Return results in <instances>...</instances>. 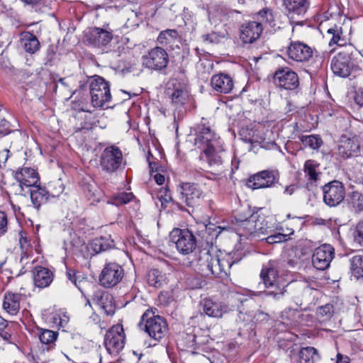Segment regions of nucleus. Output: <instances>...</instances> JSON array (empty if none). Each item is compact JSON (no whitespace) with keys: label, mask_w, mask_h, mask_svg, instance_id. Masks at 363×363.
<instances>
[{"label":"nucleus","mask_w":363,"mask_h":363,"mask_svg":"<svg viewBox=\"0 0 363 363\" xmlns=\"http://www.w3.org/2000/svg\"><path fill=\"white\" fill-rule=\"evenodd\" d=\"M262 30V23H257V21L245 23L240 28V40L244 43H252L259 38Z\"/></svg>","instance_id":"nucleus-21"},{"label":"nucleus","mask_w":363,"mask_h":363,"mask_svg":"<svg viewBox=\"0 0 363 363\" xmlns=\"http://www.w3.org/2000/svg\"><path fill=\"white\" fill-rule=\"evenodd\" d=\"M203 311L209 317L220 318L224 313L231 311V308L223 302H216L211 299H205L203 302Z\"/></svg>","instance_id":"nucleus-24"},{"label":"nucleus","mask_w":363,"mask_h":363,"mask_svg":"<svg viewBox=\"0 0 363 363\" xmlns=\"http://www.w3.org/2000/svg\"><path fill=\"white\" fill-rule=\"evenodd\" d=\"M257 219V214L253 213L248 218L242 222L241 226L246 236H250L252 238H255V225Z\"/></svg>","instance_id":"nucleus-41"},{"label":"nucleus","mask_w":363,"mask_h":363,"mask_svg":"<svg viewBox=\"0 0 363 363\" xmlns=\"http://www.w3.org/2000/svg\"><path fill=\"white\" fill-rule=\"evenodd\" d=\"M274 81L281 89L295 90L299 85L297 74L289 67L279 68L274 74Z\"/></svg>","instance_id":"nucleus-14"},{"label":"nucleus","mask_w":363,"mask_h":363,"mask_svg":"<svg viewBox=\"0 0 363 363\" xmlns=\"http://www.w3.org/2000/svg\"><path fill=\"white\" fill-rule=\"evenodd\" d=\"M257 20L259 21L257 23H262V25L272 23L274 21L272 11L267 8L263 9L257 13Z\"/></svg>","instance_id":"nucleus-48"},{"label":"nucleus","mask_w":363,"mask_h":363,"mask_svg":"<svg viewBox=\"0 0 363 363\" xmlns=\"http://www.w3.org/2000/svg\"><path fill=\"white\" fill-rule=\"evenodd\" d=\"M167 94L175 106L184 104L189 97L186 84L177 79L169 80L167 84Z\"/></svg>","instance_id":"nucleus-16"},{"label":"nucleus","mask_w":363,"mask_h":363,"mask_svg":"<svg viewBox=\"0 0 363 363\" xmlns=\"http://www.w3.org/2000/svg\"><path fill=\"white\" fill-rule=\"evenodd\" d=\"M349 197L350 203L356 211L363 210V195L362 193L354 191L350 194Z\"/></svg>","instance_id":"nucleus-47"},{"label":"nucleus","mask_w":363,"mask_h":363,"mask_svg":"<svg viewBox=\"0 0 363 363\" xmlns=\"http://www.w3.org/2000/svg\"><path fill=\"white\" fill-rule=\"evenodd\" d=\"M10 157V151L8 149L0 150V167L6 166V162Z\"/></svg>","instance_id":"nucleus-62"},{"label":"nucleus","mask_w":363,"mask_h":363,"mask_svg":"<svg viewBox=\"0 0 363 363\" xmlns=\"http://www.w3.org/2000/svg\"><path fill=\"white\" fill-rule=\"evenodd\" d=\"M139 325L144 326L145 331L155 340H160L164 337L168 330L167 321L159 315H155L151 310H147L141 317Z\"/></svg>","instance_id":"nucleus-4"},{"label":"nucleus","mask_w":363,"mask_h":363,"mask_svg":"<svg viewBox=\"0 0 363 363\" xmlns=\"http://www.w3.org/2000/svg\"><path fill=\"white\" fill-rule=\"evenodd\" d=\"M11 133L9 123L3 119L0 121V138L4 137Z\"/></svg>","instance_id":"nucleus-61"},{"label":"nucleus","mask_w":363,"mask_h":363,"mask_svg":"<svg viewBox=\"0 0 363 363\" xmlns=\"http://www.w3.org/2000/svg\"><path fill=\"white\" fill-rule=\"evenodd\" d=\"M8 230V220L6 214L0 211V237L4 235Z\"/></svg>","instance_id":"nucleus-57"},{"label":"nucleus","mask_w":363,"mask_h":363,"mask_svg":"<svg viewBox=\"0 0 363 363\" xmlns=\"http://www.w3.org/2000/svg\"><path fill=\"white\" fill-rule=\"evenodd\" d=\"M279 173L276 170H263L252 176L247 181V186L253 189L268 188L278 182Z\"/></svg>","instance_id":"nucleus-15"},{"label":"nucleus","mask_w":363,"mask_h":363,"mask_svg":"<svg viewBox=\"0 0 363 363\" xmlns=\"http://www.w3.org/2000/svg\"><path fill=\"white\" fill-rule=\"evenodd\" d=\"M91 126L90 123H81L80 127H76L74 133V137L80 144H83L86 138L91 135Z\"/></svg>","instance_id":"nucleus-40"},{"label":"nucleus","mask_w":363,"mask_h":363,"mask_svg":"<svg viewBox=\"0 0 363 363\" xmlns=\"http://www.w3.org/2000/svg\"><path fill=\"white\" fill-rule=\"evenodd\" d=\"M142 60L143 67L153 71H162L169 63L167 51L160 47L151 49L147 54L143 56Z\"/></svg>","instance_id":"nucleus-10"},{"label":"nucleus","mask_w":363,"mask_h":363,"mask_svg":"<svg viewBox=\"0 0 363 363\" xmlns=\"http://www.w3.org/2000/svg\"><path fill=\"white\" fill-rule=\"evenodd\" d=\"M353 48L351 45L345 47L343 50L339 51L333 57L331 61L330 67L333 73L340 77H347L354 67L352 61Z\"/></svg>","instance_id":"nucleus-6"},{"label":"nucleus","mask_w":363,"mask_h":363,"mask_svg":"<svg viewBox=\"0 0 363 363\" xmlns=\"http://www.w3.org/2000/svg\"><path fill=\"white\" fill-rule=\"evenodd\" d=\"M255 239L263 240L264 238L262 236L267 234L268 227L262 216L257 215V219L255 221Z\"/></svg>","instance_id":"nucleus-44"},{"label":"nucleus","mask_w":363,"mask_h":363,"mask_svg":"<svg viewBox=\"0 0 363 363\" xmlns=\"http://www.w3.org/2000/svg\"><path fill=\"white\" fill-rule=\"evenodd\" d=\"M298 139L305 147H308L312 150H318L323 143L322 138L318 135H301L298 136Z\"/></svg>","instance_id":"nucleus-37"},{"label":"nucleus","mask_w":363,"mask_h":363,"mask_svg":"<svg viewBox=\"0 0 363 363\" xmlns=\"http://www.w3.org/2000/svg\"><path fill=\"white\" fill-rule=\"evenodd\" d=\"M178 191L180 194V200L191 208L199 206L204 197L203 190L196 183L182 182L179 185Z\"/></svg>","instance_id":"nucleus-8"},{"label":"nucleus","mask_w":363,"mask_h":363,"mask_svg":"<svg viewBox=\"0 0 363 363\" xmlns=\"http://www.w3.org/2000/svg\"><path fill=\"white\" fill-rule=\"evenodd\" d=\"M105 347L109 354L118 353L125 345V335L121 325H113L104 337Z\"/></svg>","instance_id":"nucleus-12"},{"label":"nucleus","mask_w":363,"mask_h":363,"mask_svg":"<svg viewBox=\"0 0 363 363\" xmlns=\"http://www.w3.org/2000/svg\"><path fill=\"white\" fill-rule=\"evenodd\" d=\"M54 191L51 192L52 196H59L65 190V185L62 183L60 179L53 183Z\"/></svg>","instance_id":"nucleus-58"},{"label":"nucleus","mask_w":363,"mask_h":363,"mask_svg":"<svg viewBox=\"0 0 363 363\" xmlns=\"http://www.w3.org/2000/svg\"><path fill=\"white\" fill-rule=\"evenodd\" d=\"M172 242L175 244L177 250L183 255H188L196 247V240L192 230L188 228H175L170 233Z\"/></svg>","instance_id":"nucleus-7"},{"label":"nucleus","mask_w":363,"mask_h":363,"mask_svg":"<svg viewBox=\"0 0 363 363\" xmlns=\"http://www.w3.org/2000/svg\"><path fill=\"white\" fill-rule=\"evenodd\" d=\"M223 143L220 137L213 131L209 126L201 124L199 126L198 133L195 138V144L199 147H211Z\"/></svg>","instance_id":"nucleus-17"},{"label":"nucleus","mask_w":363,"mask_h":363,"mask_svg":"<svg viewBox=\"0 0 363 363\" xmlns=\"http://www.w3.org/2000/svg\"><path fill=\"white\" fill-rule=\"evenodd\" d=\"M84 40L101 53H111L116 57H120L121 50H123L108 26L89 28L85 31Z\"/></svg>","instance_id":"nucleus-1"},{"label":"nucleus","mask_w":363,"mask_h":363,"mask_svg":"<svg viewBox=\"0 0 363 363\" xmlns=\"http://www.w3.org/2000/svg\"><path fill=\"white\" fill-rule=\"evenodd\" d=\"M334 255V249L330 245H323L315 250L312 263L318 270L327 269Z\"/></svg>","instance_id":"nucleus-18"},{"label":"nucleus","mask_w":363,"mask_h":363,"mask_svg":"<svg viewBox=\"0 0 363 363\" xmlns=\"http://www.w3.org/2000/svg\"><path fill=\"white\" fill-rule=\"evenodd\" d=\"M133 198V193L123 192L113 197V203L116 206L124 205L129 203Z\"/></svg>","instance_id":"nucleus-50"},{"label":"nucleus","mask_w":363,"mask_h":363,"mask_svg":"<svg viewBox=\"0 0 363 363\" xmlns=\"http://www.w3.org/2000/svg\"><path fill=\"white\" fill-rule=\"evenodd\" d=\"M291 357L298 363H314L320 359L317 350L313 347H302L297 354Z\"/></svg>","instance_id":"nucleus-29"},{"label":"nucleus","mask_w":363,"mask_h":363,"mask_svg":"<svg viewBox=\"0 0 363 363\" xmlns=\"http://www.w3.org/2000/svg\"><path fill=\"white\" fill-rule=\"evenodd\" d=\"M21 44L25 51L30 54L35 53L40 48V43L33 33L25 32L21 34Z\"/></svg>","instance_id":"nucleus-30"},{"label":"nucleus","mask_w":363,"mask_h":363,"mask_svg":"<svg viewBox=\"0 0 363 363\" xmlns=\"http://www.w3.org/2000/svg\"><path fill=\"white\" fill-rule=\"evenodd\" d=\"M284 6L290 14L303 15L308 7L307 0H284Z\"/></svg>","instance_id":"nucleus-31"},{"label":"nucleus","mask_w":363,"mask_h":363,"mask_svg":"<svg viewBox=\"0 0 363 363\" xmlns=\"http://www.w3.org/2000/svg\"><path fill=\"white\" fill-rule=\"evenodd\" d=\"M26 5L30 6L32 7L35 6H48L46 4L47 0H21Z\"/></svg>","instance_id":"nucleus-60"},{"label":"nucleus","mask_w":363,"mask_h":363,"mask_svg":"<svg viewBox=\"0 0 363 363\" xmlns=\"http://www.w3.org/2000/svg\"><path fill=\"white\" fill-rule=\"evenodd\" d=\"M35 189L30 190V199L34 206L37 209H39L42 203L46 202L50 195V191L46 190L45 188H43L38 186H34Z\"/></svg>","instance_id":"nucleus-33"},{"label":"nucleus","mask_w":363,"mask_h":363,"mask_svg":"<svg viewBox=\"0 0 363 363\" xmlns=\"http://www.w3.org/2000/svg\"><path fill=\"white\" fill-rule=\"evenodd\" d=\"M157 42L162 45L172 48L175 43L179 42V33L175 29H167L160 32L157 37Z\"/></svg>","instance_id":"nucleus-34"},{"label":"nucleus","mask_w":363,"mask_h":363,"mask_svg":"<svg viewBox=\"0 0 363 363\" xmlns=\"http://www.w3.org/2000/svg\"><path fill=\"white\" fill-rule=\"evenodd\" d=\"M333 312V306L330 304L322 306L318 309V315L322 318H325V319H328L331 317Z\"/></svg>","instance_id":"nucleus-54"},{"label":"nucleus","mask_w":363,"mask_h":363,"mask_svg":"<svg viewBox=\"0 0 363 363\" xmlns=\"http://www.w3.org/2000/svg\"><path fill=\"white\" fill-rule=\"evenodd\" d=\"M196 261L201 267L202 271L207 270L216 277H227L230 269L235 263L230 257L220 258L217 255L213 256L208 248L199 250L196 255Z\"/></svg>","instance_id":"nucleus-2"},{"label":"nucleus","mask_w":363,"mask_h":363,"mask_svg":"<svg viewBox=\"0 0 363 363\" xmlns=\"http://www.w3.org/2000/svg\"><path fill=\"white\" fill-rule=\"evenodd\" d=\"M351 269L359 273V269L363 266V257L361 255H355L350 259Z\"/></svg>","instance_id":"nucleus-53"},{"label":"nucleus","mask_w":363,"mask_h":363,"mask_svg":"<svg viewBox=\"0 0 363 363\" xmlns=\"http://www.w3.org/2000/svg\"><path fill=\"white\" fill-rule=\"evenodd\" d=\"M73 342L72 343L76 350H83V345L85 342L83 337L80 335L73 336L72 337Z\"/></svg>","instance_id":"nucleus-59"},{"label":"nucleus","mask_w":363,"mask_h":363,"mask_svg":"<svg viewBox=\"0 0 363 363\" xmlns=\"http://www.w3.org/2000/svg\"><path fill=\"white\" fill-rule=\"evenodd\" d=\"M359 151V145L354 138L342 135L339 140L337 153L344 159L351 157Z\"/></svg>","instance_id":"nucleus-22"},{"label":"nucleus","mask_w":363,"mask_h":363,"mask_svg":"<svg viewBox=\"0 0 363 363\" xmlns=\"http://www.w3.org/2000/svg\"><path fill=\"white\" fill-rule=\"evenodd\" d=\"M91 104L96 108L108 107L106 105L111 99L110 85L103 77H96L89 84Z\"/></svg>","instance_id":"nucleus-5"},{"label":"nucleus","mask_w":363,"mask_h":363,"mask_svg":"<svg viewBox=\"0 0 363 363\" xmlns=\"http://www.w3.org/2000/svg\"><path fill=\"white\" fill-rule=\"evenodd\" d=\"M33 279L35 286L43 289L51 284L52 274L48 269L39 266L33 269Z\"/></svg>","instance_id":"nucleus-26"},{"label":"nucleus","mask_w":363,"mask_h":363,"mask_svg":"<svg viewBox=\"0 0 363 363\" xmlns=\"http://www.w3.org/2000/svg\"><path fill=\"white\" fill-rule=\"evenodd\" d=\"M264 240H265L266 242L269 244H275L286 241L287 238H286V235L281 233H278L274 235H269L267 238H264Z\"/></svg>","instance_id":"nucleus-55"},{"label":"nucleus","mask_w":363,"mask_h":363,"mask_svg":"<svg viewBox=\"0 0 363 363\" xmlns=\"http://www.w3.org/2000/svg\"><path fill=\"white\" fill-rule=\"evenodd\" d=\"M208 165L211 167L219 169L222 167L225 156V152L223 143L211 147H206L203 150Z\"/></svg>","instance_id":"nucleus-20"},{"label":"nucleus","mask_w":363,"mask_h":363,"mask_svg":"<svg viewBox=\"0 0 363 363\" xmlns=\"http://www.w3.org/2000/svg\"><path fill=\"white\" fill-rule=\"evenodd\" d=\"M99 304L106 315H112L115 313L116 306L111 295H102L99 300Z\"/></svg>","instance_id":"nucleus-39"},{"label":"nucleus","mask_w":363,"mask_h":363,"mask_svg":"<svg viewBox=\"0 0 363 363\" xmlns=\"http://www.w3.org/2000/svg\"><path fill=\"white\" fill-rule=\"evenodd\" d=\"M124 277L123 267L115 262H106L99 275L100 284L105 288H112L119 284Z\"/></svg>","instance_id":"nucleus-9"},{"label":"nucleus","mask_w":363,"mask_h":363,"mask_svg":"<svg viewBox=\"0 0 363 363\" xmlns=\"http://www.w3.org/2000/svg\"><path fill=\"white\" fill-rule=\"evenodd\" d=\"M69 281L74 285V286L81 291L82 294L84 293V288L86 285H89L88 281L84 277L81 278V276H77L74 274L73 277L69 273Z\"/></svg>","instance_id":"nucleus-51"},{"label":"nucleus","mask_w":363,"mask_h":363,"mask_svg":"<svg viewBox=\"0 0 363 363\" xmlns=\"http://www.w3.org/2000/svg\"><path fill=\"white\" fill-rule=\"evenodd\" d=\"M147 281L150 286L160 288L166 283L165 274L157 269H152L147 274Z\"/></svg>","instance_id":"nucleus-36"},{"label":"nucleus","mask_w":363,"mask_h":363,"mask_svg":"<svg viewBox=\"0 0 363 363\" xmlns=\"http://www.w3.org/2000/svg\"><path fill=\"white\" fill-rule=\"evenodd\" d=\"M19 244L23 252H26L30 246V240L23 231L19 233Z\"/></svg>","instance_id":"nucleus-56"},{"label":"nucleus","mask_w":363,"mask_h":363,"mask_svg":"<svg viewBox=\"0 0 363 363\" xmlns=\"http://www.w3.org/2000/svg\"><path fill=\"white\" fill-rule=\"evenodd\" d=\"M55 321L54 323L58 325L59 327V329H62V331L65 332L66 331V327H67V320H66L65 319H62L61 318H55Z\"/></svg>","instance_id":"nucleus-63"},{"label":"nucleus","mask_w":363,"mask_h":363,"mask_svg":"<svg viewBox=\"0 0 363 363\" xmlns=\"http://www.w3.org/2000/svg\"><path fill=\"white\" fill-rule=\"evenodd\" d=\"M289 225H291V224L286 223L285 229L284 228L283 226L280 229L281 230H282L281 233L286 235V238H287V240L289 239V236L293 235L294 233V230Z\"/></svg>","instance_id":"nucleus-64"},{"label":"nucleus","mask_w":363,"mask_h":363,"mask_svg":"<svg viewBox=\"0 0 363 363\" xmlns=\"http://www.w3.org/2000/svg\"><path fill=\"white\" fill-rule=\"evenodd\" d=\"M323 201L330 207H335L340 204L345 196L344 184L333 180L323 186Z\"/></svg>","instance_id":"nucleus-11"},{"label":"nucleus","mask_w":363,"mask_h":363,"mask_svg":"<svg viewBox=\"0 0 363 363\" xmlns=\"http://www.w3.org/2000/svg\"><path fill=\"white\" fill-rule=\"evenodd\" d=\"M211 84L215 91L223 94L230 93L234 86L233 78L225 73L214 74L211 77Z\"/></svg>","instance_id":"nucleus-23"},{"label":"nucleus","mask_w":363,"mask_h":363,"mask_svg":"<svg viewBox=\"0 0 363 363\" xmlns=\"http://www.w3.org/2000/svg\"><path fill=\"white\" fill-rule=\"evenodd\" d=\"M22 297L20 294L6 292L4 297L3 308L10 315H16L20 309Z\"/></svg>","instance_id":"nucleus-28"},{"label":"nucleus","mask_w":363,"mask_h":363,"mask_svg":"<svg viewBox=\"0 0 363 363\" xmlns=\"http://www.w3.org/2000/svg\"><path fill=\"white\" fill-rule=\"evenodd\" d=\"M202 230L199 231V235L201 236L207 243H212L213 239L217 238L220 230L214 225H202Z\"/></svg>","instance_id":"nucleus-38"},{"label":"nucleus","mask_w":363,"mask_h":363,"mask_svg":"<svg viewBox=\"0 0 363 363\" xmlns=\"http://www.w3.org/2000/svg\"><path fill=\"white\" fill-rule=\"evenodd\" d=\"M354 241L363 246V219L359 220L354 232Z\"/></svg>","instance_id":"nucleus-52"},{"label":"nucleus","mask_w":363,"mask_h":363,"mask_svg":"<svg viewBox=\"0 0 363 363\" xmlns=\"http://www.w3.org/2000/svg\"><path fill=\"white\" fill-rule=\"evenodd\" d=\"M123 154L118 147L110 146L104 149L100 160L102 169L107 172H114L121 166Z\"/></svg>","instance_id":"nucleus-13"},{"label":"nucleus","mask_w":363,"mask_h":363,"mask_svg":"<svg viewBox=\"0 0 363 363\" xmlns=\"http://www.w3.org/2000/svg\"><path fill=\"white\" fill-rule=\"evenodd\" d=\"M71 243L73 254H81L83 257L86 256V255L84 254V251L89 250V245L86 246L83 239L74 234L72 238Z\"/></svg>","instance_id":"nucleus-42"},{"label":"nucleus","mask_w":363,"mask_h":363,"mask_svg":"<svg viewBox=\"0 0 363 363\" xmlns=\"http://www.w3.org/2000/svg\"><path fill=\"white\" fill-rule=\"evenodd\" d=\"M38 338L43 344L48 345L55 341L57 333L50 330L40 329L38 333Z\"/></svg>","instance_id":"nucleus-46"},{"label":"nucleus","mask_w":363,"mask_h":363,"mask_svg":"<svg viewBox=\"0 0 363 363\" xmlns=\"http://www.w3.org/2000/svg\"><path fill=\"white\" fill-rule=\"evenodd\" d=\"M71 106L72 109L78 111L79 113L91 112L87 108V99L84 98L83 96H81L77 100L72 101Z\"/></svg>","instance_id":"nucleus-49"},{"label":"nucleus","mask_w":363,"mask_h":363,"mask_svg":"<svg viewBox=\"0 0 363 363\" xmlns=\"http://www.w3.org/2000/svg\"><path fill=\"white\" fill-rule=\"evenodd\" d=\"M328 37L330 38L329 46L337 45L340 47L347 46L346 40L342 36V28L337 26L329 28L327 30Z\"/></svg>","instance_id":"nucleus-35"},{"label":"nucleus","mask_w":363,"mask_h":363,"mask_svg":"<svg viewBox=\"0 0 363 363\" xmlns=\"http://www.w3.org/2000/svg\"><path fill=\"white\" fill-rule=\"evenodd\" d=\"M314 291L310 287H304L300 291V294L294 298V301L301 309L306 310L313 303Z\"/></svg>","instance_id":"nucleus-32"},{"label":"nucleus","mask_w":363,"mask_h":363,"mask_svg":"<svg viewBox=\"0 0 363 363\" xmlns=\"http://www.w3.org/2000/svg\"><path fill=\"white\" fill-rule=\"evenodd\" d=\"M354 101L360 107L363 108V74L356 80Z\"/></svg>","instance_id":"nucleus-45"},{"label":"nucleus","mask_w":363,"mask_h":363,"mask_svg":"<svg viewBox=\"0 0 363 363\" xmlns=\"http://www.w3.org/2000/svg\"><path fill=\"white\" fill-rule=\"evenodd\" d=\"M115 247L114 240L110 235L96 238L89 243V250L94 254H99Z\"/></svg>","instance_id":"nucleus-27"},{"label":"nucleus","mask_w":363,"mask_h":363,"mask_svg":"<svg viewBox=\"0 0 363 363\" xmlns=\"http://www.w3.org/2000/svg\"><path fill=\"white\" fill-rule=\"evenodd\" d=\"M287 54L291 59L295 61L306 62L312 57L313 50L306 44L296 41L291 43L288 47Z\"/></svg>","instance_id":"nucleus-19"},{"label":"nucleus","mask_w":363,"mask_h":363,"mask_svg":"<svg viewBox=\"0 0 363 363\" xmlns=\"http://www.w3.org/2000/svg\"><path fill=\"white\" fill-rule=\"evenodd\" d=\"M319 164L313 160H308L304 164V172L311 181H316L318 179V173L317 168Z\"/></svg>","instance_id":"nucleus-43"},{"label":"nucleus","mask_w":363,"mask_h":363,"mask_svg":"<svg viewBox=\"0 0 363 363\" xmlns=\"http://www.w3.org/2000/svg\"><path fill=\"white\" fill-rule=\"evenodd\" d=\"M260 278L267 290L264 292L267 296H272L274 300H280L286 292L284 286L279 285L278 262L270 260L263 264Z\"/></svg>","instance_id":"nucleus-3"},{"label":"nucleus","mask_w":363,"mask_h":363,"mask_svg":"<svg viewBox=\"0 0 363 363\" xmlns=\"http://www.w3.org/2000/svg\"><path fill=\"white\" fill-rule=\"evenodd\" d=\"M15 177L19 182L21 188L23 189V186L32 187L39 182V177L38 172L33 168L24 167L21 171L16 173Z\"/></svg>","instance_id":"nucleus-25"}]
</instances>
